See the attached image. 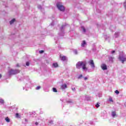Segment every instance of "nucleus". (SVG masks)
I'll use <instances>...</instances> for the list:
<instances>
[{
  "mask_svg": "<svg viewBox=\"0 0 126 126\" xmlns=\"http://www.w3.org/2000/svg\"><path fill=\"white\" fill-rule=\"evenodd\" d=\"M76 67L78 69H80L81 67L83 70H88V68L86 67V63L83 62H78L76 64Z\"/></svg>",
  "mask_w": 126,
  "mask_h": 126,
  "instance_id": "f257e3e1",
  "label": "nucleus"
},
{
  "mask_svg": "<svg viewBox=\"0 0 126 126\" xmlns=\"http://www.w3.org/2000/svg\"><path fill=\"white\" fill-rule=\"evenodd\" d=\"M57 6L59 10H60L61 11H64V7H63V5H62L61 3H57Z\"/></svg>",
  "mask_w": 126,
  "mask_h": 126,
  "instance_id": "f03ea898",
  "label": "nucleus"
},
{
  "mask_svg": "<svg viewBox=\"0 0 126 126\" xmlns=\"http://www.w3.org/2000/svg\"><path fill=\"white\" fill-rule=\"evenodd\" d=\"M17 73H19V70L17 69H11L9 72V75H12L13 74H16Z\"/></svg>",
  "mask_w": 126,
  "mask_h": 126,
  "instance_id": "7ed1b4c3",
  "label": "nucleus"
},
{
  "mask_svg": "<svg viewBox=\"0 0 126 126\" xmlns=\"http://www.w3.org/2000/svg\"><path fill=\"white\" fill-rule=\"evenodd\" d=\"M119 59L122 62V63H125V62H126V58L124 56H119Z\"/></svg>",
  "mask_w": 126,
  "mask_h": 126,
  "instance_id": "20e7f679",
  "label": "nucleus"
},
{
  "mask_svg": "<svg viewBox=\"0 0 126 126\" xmlns=\"http://www.w3.org/2000/svg\"><path fill=\"white\" fill-rule=\"evenodd\" d=\"M60 58L61 61H63V62H64V61H66V60H67L66 57L65 56L62 55V54H60Z\"/></svg>",
  "mask_w": 126,
  "mask_h": 126,
  "instance_id": "39448f33",
  "label": "nucleus"
},
{
  "mask_svg": "<svg viewBox=\"0 0 126 126\" xmlns=\"http://www.w3.org/2000/svg\"><path fill=\"white\" fill-rule=\"evenodd\" d=\"M89 63L92 67H95V64H94V61H93V60H90Z\"/></svg>",
  "mask_w": 126,
  "mask_h": 126,
  "instance_id": "423d86ee",
  "label": "nucleus"
},
{
  "mask_svg": "<svg viewBox=\"0 0 126 126\" xmlns=\"http://www.w3.org/2000/svg\"><path fill=\"white\" fill-rule=\"evenodd\" d=\"M101 67L103 70H106L107 69V65L105 63L101 64Z\"/></svg>",
  "mask_w": 126,
  "mask_h": 126,
  "instance_id": "0eeeda50",
  "label": "nucleus"
},
{
  "mask_svg": "<svg viewBox=\"0 0 126 126\" xmlns=\"http://www.w3.org/2000/svg\"><path fill=\"white\" fill-rule=\"evenodd\" d=\"M67 86H66V84H64L61 86V88L63 90V89H65V88H67Z\"/></svg>",
  "mask_w": 126,
  "mask_h": 126,
  "instance_id": "6e6552de",
  "label": "nucleus"
},
{
  "mask_svg": "<svg viewBox=\"0 0 126 126\" xmlns=\"http://www.w3.org/2000/svg\"><path fill=\"white\" fill-rule=\"evenodd\" d=\"M15 117L17 118V119H20V118H21V116H20V115H19V113H16Z\"/></svg>",
  "mask_w": 126,
  "mask_h": 126,
  "instance_id": "1a4fd4ad",
  "label": "nucleus"
},
{
  "mask_svg": "<svg viewBox=\"0 0 126 126\" xmlns=\"http://www.w3.org/2000/svg\"><path fill=\"white\" fill-rule=\"evenodd\" d=\"M86 45V41L85 40H83V42L81 43V46L82 47H84Z\"/></svg>",
  "mask_w": 126,
  "mask_h": 126,
  "instance_id": "9d476101",
  "label": "nucleus"
},
{
  "mask_svg": "<svg viewBox=\"0 0 126 126\" xmlns=\"http://www.w3.org/2000/svg\"><path fill=\"white\" fill-rule=\"evenodd\" d=\"M109 60L110 62H111V63H113L114 62V57H109Z\"/></svg>",
  "mask_w": 126,
  "mask_h": 126,
  "instance_id": "9b49d317",
  "label": "nucleus"
},
{
  "mask_svg": "<svg viewBox=\"0 0 126 126\" xmlns=\"http://www.w3.org/2000/svg\"><path fill=\"white\" fill-rule=\"evenodd\" d=\"M112 116L113 118H115L116 116V111L112 112Z\"/></svg>",
  "mask_w": 126,
  "mask_h": 126,
  "instance_id": "f8f14e48",
  "label": "nucleus"
},
{
  "mask_svg": "<svg viewBox=\"0 0 126 126\" xmlns=\"http://www.w3.org/2000/svg\"><path fill=\"white\" fill-rule=\"evenodd\" d=\"M53 65L54 67H58L59 66V64H58V63H53Z\"/></svg>",
  "mask_w": 126,
  "mask_h": 126,
  "instance_id": "ddd939ff",
  "label": "nucleus"
},
{
  "mask_svg": "<svg viewBox=\"0 0 126 126\" xmlns=\"http://www.w3.org/2000/svg\"><path fill=\"white\" fill-rule=\"evenodd\" d=\"M15 22V19H13L10 22V24L11 25L13 23Z\"/></svg>",
  "mask_w": 126,
  "mask_h": 126,
  "instance_id": "4468645a",
  "label": "nucleus"
},
{
  "mask_svg": "<svg viewBox=\"0 0 126 126\" xmlns=\"http://www.w3.org/2000/svg\"><path fill=\"white\" fill-rule=\"evenodd\" d=\"M6 122H7V123H9V122H10V120H9L8 119V117H6L5 119Z\"/></svg>",
  "mask_w": 126,
  "mask_h": 126,
  "instance_id": "2eb2a0df",
  "label": "nucleus"
},
{
  "mask_svg": "<svg viewBox=\"0 0 126 126\" xmlns=\"http://www.w3.org/2000/svg\"><path fill=\"white\" fill-rule=\"evenodd\" d=\"M81 28L83 30V31L85 33V32H86V30H85L84 27H82Z\"/></svg>",
  "mask_w": 126,
  "mask_h": 126,
  "instance_id": "dca6fc26",
  "label": "nucleus"
},
{
  "mask_svg": "<svg viewBox=\"0 0 126 126\" xmlns=\"http://www.w3.org/2000/svg\"><path fill=\"white\" fill-rule=\"evenodd\" d=\"M53 92H58V90H57V89H56L55 88H53Z\"/></svg>",
  "mask_w": 126,
  "mask_h": 126,
  "instance_id": "f3484780",
  "label": "nucleus"
},
{
  "mask_svg": "<svg viewBox=\"0 0 126 126\" xmlns=\"http://www.w3.org/2000/svg\"><path fill=\"white\" fill-rule=\"evenodd\" d=\"M0 103H1V104H3V103H4V100L3 99H0Z\"/></svg>",
  "mask_w": 126,
  "mask_h": 126,
  "instance_id": "a211bd4d",
  "label": "nucleus"
},
{
  "mask_svg": "<svg viewBox=\"0 0 126 126\" xmlns=\"http://www.w3.org/2000/svg\"><path fill=\"white\" fill-rule=\"evenodd\" d=\"M95 107L96 108H99V107H100V105H99V103H97L95 105Z\"/></svg>",
  "mask_w": 126,
  "mask_h": 126,
  "instance_id": "6ab92c4d",
  "label": "nucleus"
},
{
  "mask_svg": "<svg viewBox=\"0 0 126 126\" xmlns=\"http://www.w3.org/2000/svg\"><path fill=\"white\" fill-rule=\"evenodd\" d=\"M115 93L116 94H120V92H119V91L118 90H116Z\"/></svg>",
  "mask_w": 126,
  "mask_h": 126,
  "instance_id": "aec40b11",
  "label": "nucleus"
},
{
  "mask_svg": "<svg viewBox=\"0 0 126 126\" xmlns=\"http://www.w3.org/2000/svg\"><path fill=\"white\" fill-rule=\"evenodd\" d=\"M26 64L27 66H29L30 63H29V62H28L26 63Z\"/></svg>",
  "mask_w": 126,
  "mask_h": 126,
  "instance_id": "412c9836",
  "label": "nucleus"
},
{
  "mask_svg": "<svg viewBox=\"0 0 126 126\" xmlns=\"http://www.w3.org/2000/svg\"><path fill=\"white\" fill-rule=\"evenodd\" d=\"M41 89V87H40V86H37V87H36V90H39V89Z\"/></svg>",
  "mask_w": 126,
  "mask_h": 126,
  "instance_id": "4be33fe9",
  "label": "nucleus"
},
{
  "mask_svg": "<svg viewBox=\"0 0 126 126\" xmlns=\"http://www.w3.org/2000/svg\"><path fill=\"white\" fill-rule=\"evenodd\" d=\"M83 75H82V74H81L79 75V76L78 77V79H80L81 78V77H83Z\"/></svg>",
  "mask_w": 126,
  "mask_h": 126,
  "instance_id": "5701e85b",
  "label": "nucleus"
},
{
  "mask_svg": "<svg viewBox=\"0 0 126 126\" xmlns=\"http://www.w3.org/2000/svg\"><path fill=\"white\" fill-rule=\"evenodd\" d=\"M39 53H40V54H43V53H44V51L41 50L39 51Z\"/></svg>",
  "mask_w": 126,
  "mask_h": 126,
  "instance_id": "b1692460",
  "label": "nucleus"
},
{
  "mask_svg": "<svg viewBox=\"0 0 126 126\" xmlns=\"http://www.w3.org/2000/svg\"><path fill=\"white\" fill-rule=\"evenodd\" d=\"M16 66H17V67H19L20 66H19V63H17Z\"/></svg>",
  "mask_w": 126,
  "mask_h": 126,
  "instance_id": "393cba45",
  "label": "nucleus"
},
{
  "mask_svg": "<svg viewBox=\"0 0 126 126\" xmlns=\"http://www.w3.org/2000/svg\"><path fill=\"white\" fill-rule=\"evenodd\" d=\"M109 101H110V102H113V99H112V98H110V99H109Z\"/></svg>",
  "mask_w": 126,
  "mask_h": 126,
  "instance_id": "a878e982",
  "label": "nucleus"
},
{
  "mask_svg": "<svg viewBox=\"0 0 126 126\" xmlns=\"http://www.w3.org/2000/svg\"><path fill=\"white\" fill-rule=\"evenodd\" d=\"M115 52L116 51L115 50H113V51H112V54H114Z\"/></svg>",
  "mask_w": 126,
  "mask_h": 126,
  "instance_id": "bb28decb",
  "label": "nucleus"
},
{
  "mask_svg": "<svg viewBox=\"0 0 126 126\" xmlns=\"http://www.w3.org/2000/svg\"><path fill=\"white\" fill-rule=\"evenodd\" d=\"M84 79H85V80H87V79H88V78L87 77H85Z\"/></svg>",
  "mask_w": 126,
  "mask_h": 126,
  "instance_id": "cd10ccee",
  "label": "nucleus"
},
{
  "mask_svg": "<svg viewBox=\"0 0 126 126\" xmlns=\"http://www.w3.org/2000/svg\"><path fill=\"white\" fill-rule=\"evenodd\" d=\"M35 125H36V126H38V125L39 123H38V122H35Z\"/></svg>",
  "mask_w": 126,
  "mask_h": 126,
  "instance_id": "c85d7f7f",
  "label": "nucleus"
},
{
  "mask_svg": "<svg viewBox=\"0 0 126 126\" xmlns=\"http://www.w3.org/2000/svg\"><path fill=\"white\" fill-rule=\"evenodd\" d=\"M72 90H73V91H75V88H73V89H72Z\"/></svg>",
  "mask_w": 126,
  "mask_h": 126,
  "instance_id": "c756f323",
  "label": "nucleus"
},
{
  "mask_svg": "<svg viewBox=\"0 0 126 126\" xmlns=\"http://www.w3.org/2000/svg\"><path fill=\"white\" fill-rule=\"evenodd\" d=\"M0 78H1V74H0Z\"/></svg>",
  "mask_w": 126,
  "mask_h": 126,
  "instance_id": "7c9ffc66",
  "label": "nucleus"
},
{
  "mask_svg": "<svg viewBox=\"0 0 126 126\" xmlns=\"http://www.w3.org/2000/svg\"><path fill=\"white\" fill-rule=\"evenodd\" d=\"M25 122H27V119H25Z\"/></svg>",
  "mask_w": 126,
  "mask_h": 126,
  "instance_id": "2f4dec72",
  "label": "nucleus"
},
{
  "mask_svg": "<svg viewBox=\"0 0 126 126\" xmlns=\"http://www.w3.org/2000/svg\"><path fill=\"white\" fill-rule=\"evenodd\" d=\"M50 124H53V121H50Z\"/></svg>",
  "mask_w": 126,
  "mask_h": 126,
  "instance_id": "473e14b6",
  "label": "nucleus"
}]
</instances>
